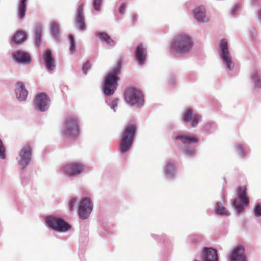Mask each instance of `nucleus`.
I'll return each instance as SVG.
<instances>
[{"mask_svg":"<svg viewBox=\"0 0 261 261\" xmlns=\"http://www.w3.org/2000/svg\"><path fill=\"white\" fill-rule=\"evenodd\" d=\"M61 91L63 93H65V91L67 90L68 87H67V86L66 85H65L64 84H62L61 86Z\"/></svg>","mask_w":261,"mask_h":261,"instance_id":"ea45409f","label":"nucleus"},{"mask_svg":"<svg viewBox=\"0 0 261 261\" xmlns=\"http://www.w3.org/2000/svg\"><path fill=\"white\" fill-rule=\"evenodd\" d=\"M117 102H118V99H115L112 101V103L111 105V108L115 110V108L117 106Z\"/></svg>","mask_w":261,"mask_h":261,"instance_id":"58836bf2","label":"nucleus"},{"mask_svg":"<svg viewBox=\"0 0 261 261\" xmlns=\"http://www.w3.org/2000/svg\"><path fill=\"white\" fill-rule=\"evenodd\" d=\"M174 165L172 163H168L166 165V175L169 178L173 176L174 173Z\"/></svg>","mask_w":261,"mask_h":261,"instance_id":"a878e982","label":"nucleus"},{"mask_svg":"<svg viewBox=\"0 0 261 261\" xmlns=\"http://www.w3.org/2000/svg\"><path fill=\"white\" fill-rule=\"evenodd\" d=\"M69 39L70 43V51L71 53H73L75 50V43H74V40L73 35H70L69 36Z\"/></svg>","mask_w":261,"mask_h":261,"instance_id":"2f4dec72","label":"nucleus"},{"mask_svg":"<svg viewBox=\"0 0 261 261\" xmlns=\"http://www.w3.org/2000/svg\"><path fill=\"white\" fill-rule=\"evenodd\" d=\"M92 211V206L90 199H83L80 203L79 210V216L82 219L87 218Z\"/></svg>","mask_w":261,"mask_h":261,"instance_id":"f8f14e48","label":"nucleus"},{"mask_svg":"<svg viewBox=\"0 0 261 261\" xmlns=\"http://www.w3.org/2000/svg\"><path fill=\"white\" fill-rule=\"evenodd\" d=\"M186 152L189 155H193V154H194L195 153V151L194 150H186Z\"/></svg>","mask_w":261,"mask_h":261,"instance_id":"79ce46f5","label":"nucleus"},{"mask_svg":"<svg viewBox=\"0 0 261 261\" xmlns=\"http://www.w3.org/2000/svg\"><path fill=\"white\" fill-rule=\"evenodd\" d=\"M252 79L256 86H261V75L259 72L255 71L252 75Z\"/></svg>","mask_w":261,"mask_h":261,"instance_id":"cd10ccee","label":"nucleus"},{"mask_svg":"<svg viewBox=\"0 0 261 261\" xmlns=\"http://www.w3.org/2000/svg\"><path fill=\"white\" fill-rule=\"evenodd\" d=\"M254 215L256 217L261 216V204L258 203L255 206L254 211Z\"/></svg>","mask_w":261,"mask_h":261,"instance_id":"f704fd0d","label":"nucleus"},{"mask_svg":"<svg viewBox=\"0 0 261 261\" xmlns=\"http://www.w3.org/2000/svg\"><path fill=\"white\" fill-rule=\"evenodd\" d=\"M50 30L52 33H53L55 35H56L58 33V26L56 22H53L51 23Z\"/></svg>","mask_w":261,"mask_h":261,"instance_id":"72a5a7b5","label":"nucleus"},{"mask_svg":"<svg viewBox=\"0 0 261 261\" xmlns=\"http://www.w3.org/2000/svg\"><path fill=\"white\" fill-rule=\"evenodd\" d=\"M183 119L186 122H190L191 126L195 127L198 125L200 117L197 114H193V110L189 108L187 109L184 113Z\"/></svg>","mask_w":261,"mask_h":261,"instance_id":"ddd939ff","label":"nucleus"},{"mask_svg":"<svg viewBox=\"0 0 261 261\" xmlns=\"http://www.w3.org/2000/svg\"><path fill=\"white\" fill-rule=\"evenodd\" d=\"M63 132L66 137L75 138L80 133L79 120L75 116H69L66 117L63 126Z\"/></svg>","mask_w":261,"mask_h":261,"instance_id":"7ed1b4c3","label":"nucleus"},{"mask_svg":"<svg viewBox=\"0 0 261 261\" xmlns=\"http://www.w3.org/2000/svg\"><path fill=\"white\" fill-rule=\"evenodd\" d=\"M193 46L191 38L187 34H179L172 40L171 50L175 54L187 53Z\"/></svg>","mask_w":261,"mask_h":261,"instance_id":"f03ea898","label":"nucleus"},{"mask_svg":"<svg viewBox=\"0 0 261 261\" xmlns=\"http://www.w3.org/2000/svg\"><path fill=\"white\" fill-rule=\"evenodd\" d=\"M46 222L50 228L58 231H66L71 228L70 225L63 219L55 217H48Z\"/></svg>","mask_w":261,"mask_h":261,"instance_id":"6e6552de","label":"nucleus"},{"mask_svg":"<svg viewBox=\"0 0 261 261\" xmlns=\"http://www.w3.org/2000/svg\"><path fill=\"white\" fill-rule=\"evenodd\" d=\"M0 158L2 159L6 158V149L2 140L0 139Z\"/></svg>","mask_w":261,"mask_h":261,"instance_id":"7c9ffc66","label":"nucleus"},{"mask_svg":"<svg viewBox=\"0 0 261 261\" xmlns=\"http://www.w3.org/2000/svg\"><path fill=\"white\" fill-rule=\"evenodd\" d=\"M246 186H239L237 188L238 198L234 199L233 205L238 213L241 212L244 206H248L249 203V198L247 195Z\"/></svg>","mask_w":261,"mask_h":261,"instance_id":"423d86ee","label":"nucleus"},{"mask_svg":"<svg viewBox=\"0 0 261 261\" xmlns=\"http://www.w3.org/2000/svg\"><path fill=\"white\" fill-rule=\"evenodd\" d=\"M123 59L120 57L117 61V66L113 70L108 73L106 76L104 81L103 92L107 95H112L117 86V81L119 78L120 69L122 66Z\"/></svg>","mask_w":261,"mask_h":261,"instance_id":"f257e3e1","label":"nucleus"},{"mask_svg":"<svg viewBox=\"0 0 261 261\" xmlns=\"http://www.w3.org/2000/svg\"><path fill=\"white\" fill-rule=\"evenodd\" d=\"M84 5L81 4L79 6L77 10V14L76 18V22L80 30H83L85 28V21L83 15Z\"/></svg>","mask_w":261,"mask_h":261,"instance_id":"412c9836","label":"nucleus"},{"mask_svg":"<svg viewBox=\"0 0 261 261\" xmlns=\"http://www.w3.org/2000/svg\"><path fill=\"white\" fill-rule=\"evenodd\" d=\"M240 6L239 5H237L236 6L234 9L232 10L231 13L232 15H234L236 14V12L237 10L239 9Z\"/></svg>","mask_w":261,"mask_h":261,"instance_id":"a19ab883","label":"nucleus"},{"mask_svg":"<svg viewBox=\"0 0 261 261\" xmlns=\"http://www.w3.org/2000/svg\"><path fill=\"white\" fill-rule=\"evenodd\" d=\"M26 2L27 0H21L20 3L18 8V15L20 19L24 17L26 11Z\"/></svg>","mask_w":261,"mask_h":261,"instance_id":"393cba45","label":"nucleus"},{"mask_svg":"<svg viewBox=\"0 0 261 261\" xmlns=\"http://www.w3.org/2000/svg\"><path fill=\"white\" fill-rule=\"evenodd\" d=\"M245 249L242 246H238L234 248L230 255V261H246L244 254Z\"/></svg>","mask_w":261,"mask_h":261,"instance_id":"4468645a","label":"nucleus"},{"mask_svg":"<svg viewBox=\"0 0 261 261\" xmlns=\"http://www.w3.org/2000/svg\"><path fill=\"white\" fill-rule=\"evenodd\" d=\"M125 9V4H121L119 8V12L120 14H123L124 13Z\"/></svg>","mask_w":261,"mask_h":261,"instance_id":"4c0bfd02","label":"nucleus"},{"mask_svg":"<svg viewBox=\"0 0 261 261\" xmlns=\"http://www.w3.org/2000/svg\"><path fill=\"white\" fill-rule=\"evenodd\" d=\"M41 40V27L37 25L35 28V42L37 46H39Z\"/></svg>","mask_w":261,"mask_h":261,"instance_id":"bb28decb","label":"nucleus"},{"mask_svg":"<svg viewBox=\"0 0 261 261\" xmlns=\"http://www.w3.org/2000/svg\"><path fill=\"white\" fill-rule=\"evenodd\" d=\"M84 167L83 164L72 163L65 166L63 168V171L67 176H77L83 172Z\"/></svg>","mask_w":261,"mask_h":261,"instance_id":"9b49d317","label":"nucleus"},{"mask_svg":"<svg viewBox=\"0 0 261 261\" xmlns=\"http://www.w3.org/2000/svg\"><path fill=\"white\" fill-rule=\"evenodd\" d=\"M26 40V35L22 31H17L12 40L16 44H21Z\"/></svg>","mask_w":261,"mask_h":261,"instance_id":"5701e85b","label":"nucleus"},{"mask_svg":"<svg viewBox=\"0 0 261 261\" xmlns=\"http://www.w3.org/2000/svg\"><path fill=\"white\" fill-rule=\"evenodd\" d=\"M219 48L221 51V57L226 67L228 70H231L234 66L232 59L228 47L227 40L223 39L219 43Z\"/></svg>","mask_w":261,"mask_h":261,"instance_id":"0eeeda50","label":"nucleus"},{"mask_svg":"<svg viewBox=\"0 0 261 261\" xmlns=\"http://www.w3.org/2000/svg\"><path fill=\"white\" fill-rule=\"evenodd\" d=\"M98 36L100 39L107 44L110 46H113L115 44V41L112 40L111 37L106 33H99L98 34Z\"/></svg>","mask_w":261,"mask_h":261,"instance_id":"b1692460","label":"nucleus"},{"mask_svg":"<svg viewBox=\"0 0 261 261\" xmlns=\"http://www.w3.org/2000/svg\"><path fill=\"white\" fill-rule=\"evenodd\" d=\"M195 19L201 22H204L208 21V18L205 15V8L202 6L198 7L193 11Z\"/></svg>","mask_w":261,"mask_h":261,"instance_id":"aec40b11","label":"nucleus"},{"mask_svg":"<svg viewBox=\"0 0 261 261\" xmlns=\"http://www.w3.org/2000/svg\"><path fill=\"white\" fill-rule=\"evenodd\" d=\"M125 99L130 105L141 106L144 102L142 92L134 87H129L125 91Z\"/></svg>","mask_w":261,"mask_h":261,"instance_id":"39448f33","label":"nucleus"},{"mask_svg":"<svg viewBox=\"0 0 261 261\" xmlns=\"http://www.w3.org/2000/svg\"><path fill=\"white\" fill-rule=\"evenodd\" d=\"M101 1L102 0H93V6L96 11H100Z\"/></svg>","mask_w":261,"mask_h":261,"instance_id":"473e14b6","label":"nucleus"},{"mask_svg":"<svg viewBox=\"0 0 261 261\" xmlns=\"http://www.w3.org/2000/svg\"><path fill=\"white\" fill-rule=\"evenodd\" d=\"M76 201V199L75 198H73L69 201V207L70 211L73 210Z\"/></svg>","mask_w":261,"mask_h":261,"instance_id":"e433bc0d","label":"nucleus"},{"mask_svg":"<svg viewBox=\"0 0 261 261\" xmlns=\"http://www.w3.org/2000/svg\"><path fill=\"white\" fill-rule=\"evenodd\" d=\"M236 151L237 154L241 157H244L246 153V151L244 147L240 144H238L236 146Z\"/></svg>","mask_w":261,"mask_h":261,"instance_id":"c756f323","label":"nucleus"},{"mask_svg":"<svg viewBox=\"0 0 261 261\" xmlns=\"http://www.w3.org/2000/svg\"><path fill=\"white\" fill-rule=\"evenodd\" d=\"M175 139L180 140L184 144H190L197 143L198 139L195 136L178 135L175 137Z\"/></svg>","mask_w":261,"mask_h":261,"instance_id":"4be33fe9","label":"nucleus"},{"mask_svg":"<svg viewBox=\"0 0 261 261\" xmlns=\"http://www.w3.org/2000/svg\"><path fill=\"white\" fill-rule=\"evenodd\" d=\"M15 94L17 99L20 101L25 100L28 94L25 89L24 84L22 82H17L16 84Z\"/></svg>","mask_w":261,"mask_h":261,"instance_id":"dca6fc26","label":"nucleus"},{"mask_svg":"<svg viewBox=\"0 0 261 261\" xmlns=\"http://www.w3.org/2000/svg\"><path fill=\"white\" fill-rule=\"evenodd\" d=\"M217 212L220 215H228L229 213L221 202H218L216 207Z\"/></svg>","mask_w":261,"mask_h":261,"instance_id":"c85d7f7f","label":"nucleus"},{"mask_svg":"<svg viewBox=\"0 0 261 261\" xmlns=\"http://www.w3.org/2000/svg\"><path fill=\"white\" fill-rule=\"evenodd\" d=\"M135 55L138 64L142 65L147 56L146 49L143 46L142 44H139L136 48Z\"/></svg>","mask_w":261,"mask_h":261,"instance_id":"a211bd4d","label":"nucleus"},{"mask_svg":"<svg viewBox=\"0 0 261 261\" xmlns=\"http://www.w3.org/2000/svg\"><path fill=\"white\" fill-rule=\"evenodd\" d=\"M203 261H218L219 257L216 249L204 247L202 250Z\"/></svg>","mask_w":261,"mask_h":261,"instance_id":"2eb2a0df","label":"nucleus"},{"mask_svg":"<svg viewBox=\"0 0 261 261\" xmlns=\"http://www.w3.org/2000/svg\"><path fill=\"white\" fill-rule=\"evenodd\" d=\"M91 67V64L89 61L86 62L83 66L82 70L85 74H87V70Z\"/></svg>","mask_w":261,"mask_h":261,"instance_id":"c9c22d12","label":"nucleus"},{"mask_svg":"<svg viewBox=\"0 0 261 261\" xmlns=\"http://www.w3.org/2000/svg\"><path fill=\"white\" fill-rule=\"evenodd\" d=\"M43 59L46 67L49 70H53L55 67V60L49 49H47L45 50Z\"/></svg>","mask_w":261,"mask_h":261,"instance_id":"6ab92c4d","label":"nucleus"},{"mask_svg":"<svg viewBox=\"0 0 261 261\" xmlns=\"http://www.w3.org/2000/svg\"><path fill=\"white\" fill-rule=\"evenodd\" d=\"M32 155V148L29 144L25 145L19 152L20 159L19 165L21 169H24L30 163Z\"/></svg>","mask_w":261,"mask_h":261,"instance_id":"9d476101","label":"nucleus"},{"mask_svg":"<svg viewBox=\"0 0 261 261\" xmlns=\"http://www.w3.org/2000/svg\"><path fill=\"white\" fill-rule=\"evenodd\" d=\"M13 57L18 62L29 64L31 61L30 55L25 51L17 50L13 53Z\"/></svg>","mask_w":261,"mask_h":261,"instance_id":"f3484780","label":"nucleus"},{"mask_svg":"<svg viewBox=\"0 0 261 261\" xmlns=\"http://www.w3.org/2000/svg\"><path fill=\"white\" fill-rule=\"evenodd\" d=\"M136 130V126L133 124L128 125L124 129L120 141V151L121 153H125L130 149Z\"/></svg>","mask_w":261,"mask_h":261,"instance_id":"20e7f679","label":"nucleus"},{"mask_svg":"<svg viewBox=\"0 0 261 261\" xmlns=\"http://www.w3.org/2000/svg\"><path fill=\"white\" fill-rule=\"evenodd\" d=\"M50 102V99L44 93H40L36 95L34 103L35 108L40 112L47 110Z\"/></svg>","mask_w":261,"mask_h":261,"instance_id":"1a4fd4ad","label":"nucleus"}]
</instances>
